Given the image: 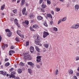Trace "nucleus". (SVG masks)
<instances>
[{"label":"nucleus","mask_w":79,"mask_h":79,"mask_svg":"<svg viewBox=\"0 0 79 79\" xmlns=\"http://www.w3.org/2000/svg\"><path fill=\"white\" fill-rule=\"evenodd\" d=\"M40 36L39 35H37V36L36 40L35 41V43L36 45H40L41 46L42 44H40Z\"/></svg>","instance_id":"nucleus-1"},{"label":"nucleus","mask_w":79,"mask_h":79,"mask_svg":"<svg viewBox=\"0 0 79 79\" xmlns=\"http://www.w3.org/2000/svg\"><path fill=\"white\" fill-rule=\"evenodd\" d=\"M11 74H10V78L11 79V77H14L15 76V74H16V72L15 71H13L12 72H11Z\"/></svg>","instance_id":"nucleus-2"},{"label":"nucleus","mask_w":79,"mask_h":79,"mask_svg":"<svg viewBox=\"0 0 79 79\" xmlns=\"http://www.w3.org/2000/svg\"><path fill=\"white\" fill-rule=\"evenodd\" d=\"M42 57L40 56H37L36 57V61L37 63H39L41 61V57Z\"/></svg>","instance_id":"nucleus-3"},{"label":"nucleus","mask_w":79,"mask_h":79,"mask_svg":"<svg viewBox=\"0 0 79 79\" xmlns=\"http://www.w3.org/2000/svg\"><path fill=\"white\" fill-rule=\"evenodd\" d=\"M48 35H49V33H48V32L44 31L43 33V37L44 38H45V37H47Z\"/></svg>","instance_id":"nucleus-4"},{"label":"nucleus","mask_w":79,"mask_h":79,"mask_svg":"<svg viewBox=\"0 0 79 79\" xmlns=\"http://www.w3.org/2000/svg\"><path fill=\"white\" fill-rule=\"evenodd\" d=\"M21 31L18 30L17 31V33L18 35H19L20 37H22L23 38H24V35H21Z\"/></svg>","instance_id":"nucleus-5"},{"label":"nucleus","mask_w":79,"mask_h":79,"mask_svg":"<svg viewBox=\"0 0 79 79\" xmlns=\"http://www.w3.org/2000/svg\"><path fill=\"white\" fill-rule=\"evenodd\" d=\"M71 27L72 29H77L79 27V25H73Z\"/></svg>","instance_id":"nucleus-6"},{"label":"nucleus","mask_w":79,"mask_h":79,"mask_svg":"<svg viewBox=\"0 0 79 79\" xmlns=\"http://www.w3.org/2000/svg\"><path fill=\"white\" fill-rule=\"evenodd\" d=\"M14 22L18 27H20V26H19V25H18V20L17 19H15L14 20Z\"/></svg>","instance_id":"nucleus-7"},{"label":"nucleus","mask_w":79,"mask_h":79,"mask_svg":"<svg viewBox=\"0 0 79 79\" xmlns=\"http://www.w3.org/2000/svg\"><path fill=\"white\" fill-rule=\"evenodd\" d=\"M30 51L31 53H33L34 52V48L32 46H31L30 48Z\"/></svg>","instance_id":"nucleus-8"},{"label":"nucleus","mask_w":79,"mask_h":79,"mask_svg":"<svg viewBox=\"0 0 79 79\" xmlns=\"http://www.w3.org/2000/svg\"><path fill=\"white\" fill-rule=\"evenodd\" d=\"M68 73L69 74L72 75L73 74V70L71 69H70L68 71Z\"/></svg>","instance_id":"nucleus-9"},{"label":"nucleus","mask_w":79,"mask_h":79,"mask_svg":"<svg viewBox=\"0 0 79 79\" xmlns=\"http://www.w3.org/2000/svg\"><path fill=\"white\" fill-rule=\"evenodd\" d=\"M32 27L34 29H38L39 28V26L37 25H34L32 26Z\"/></svg>","instance_id":"nucleus-10"},{"label":"nucleus","mask_w":79,"mask_h":79,"mask_svg":"<svg viewBox=\"0 0 79 79\" xmlns=\"http://www.w3.org/2000/svg\"><path fill=\"white\" fill-rule=\"evenodd\" d=\"M37 19L39 21H40V20H42L43 19V17L39 15L37 17Z\"/></svg>","instance_id":"nucleus-11"},{"label":"nucleus","mask_w":79,"mask_h":79,"mask_svg":"<svg viewBox=\"0 0 79 79\" xmlns=\"http://www.w3.org/2000/svg\"><path fill=\"white\" fill-rule=\"evenodd\" d=\"M75 10L77 11L78 10H79V6L78 5H76L75 6Z\"/></svg>","instance_id":"nucleus-12"},{"label":"nucleus","mask_w":79,"mask_h":79,"mask_svg":"<svg viewBox=\"0 0 79 79\" xmlns=\"http://www.w3.org/2000/svg\"><path fill=\"white\" fill-rule=\"evenodd\" d=\"M15 53V52L14 51L10 50L9 52V55H10V56H11L12 55V54H11L12 53Z\"/></svg>","instance_id":"nucleus-13"},{"label":"nucleus","mask_w":79,"mask_h":79,"mask_svg":"<svg viewBox=\"0 0 79 79\" xmlns=\"http://www.w3.org/2000/svg\"><path fill=\"white\" fill-rule=\"evenodd\" d=\"M26 8H24L22 10V11L23 15H24V14H25V13H26Z\"/></svg>","instance_id":"nucleus-14"},{"label":"nucleus","mask_w":79,"mask_h":79,"mask_svg":"<svg viewBox=\"0 0 79 79\" xmlns=\"http://www.w3.org/2000/svg\"><path fill=\"white\" fill-rule=\"evenodd\" d=\"M28 65H31V66L32 67H33V66H34V64H32V62H29L28 63Z\"/></svg>","instance_id":"nucleus-15"},{"label":"nucleus","mask_w":79,"mask_h":79,"mask_svg":"<svg viewBox=\"0 0 79 79\" xmlns=\"http://www.w3.org/2000/svg\"><path fill=\"white\" fill-rule=\"evenodd\" d=\"M35 49L38 52H40V49H39V47H38V46H35Z\"/></svg>","instance_id":"nucleus-16"},{"label":"nucleus","mask_w":79,"mask_h":79,"mask_svg":"<svg viewBox=\"0 0 79 79\" xmlns=\"http://www.w3.org/2000/svg\"><path fill=\"white\" fill-rule=\"evenodd\" d=\"M25 3V0H22L21 1V6H23Z\"/></svg>","instance_id":"nucleus-17"},{"label":"nucleus","mask_w":79,"mask_h":79,"mask_svg":"<svg viewBox=\"0 0 79 79\" xmlns=\"http://www.w3.org/2000/svg\"><path fill=\"white\" fill-rule=\"evenodd\" d=\"M15 39L16 41H17V42H20V40L19 39V37H16Z\"/></svg>","instance_id":"nucleus-18"},{"label":"nucleus","mask_w":79,"mask_h":79,"mask_svg":"<svg viewBox=\"0 0 79 79\" xmlns=\"http://www.w3.org/2000/svg\"><path fill=\"white\" fill-rule=\"evenodd\" d=\"M28 72L29 73V74H31V73H32V70L31 69H28Z\"/></svg>","instance_id":"nucleus-19"},{"label":"nucleus","mask_w":79,"mask_h":79,"mask_svg":"<svg viewBox=\"0 0 79 79\" xmlns=\"http://www.w3.org/2000/svg\"><path fill=\"white\" fill-rule=\"evenodd\" d=\"M24 24H25L27 25H28L29 24V21L27 20H25V22L23 23Z\"/></svg>","instance_id":"nucleus-20"},{"label":"nucleus","mask_w":79,"mask_h":79,"mask_svg":"<svg viewBox=\"0 0 79 79\" xmlns=\"http://www.w3.org/2000/svg\"><path fill=\"white\" fill-rule=\"evenodd\" d=\"M11 32H9L7 34V35L8 37H11Z\"/></svg>","instance_id":"nucleus-21"},{"label":"nucleus","mask_w":79,"mask_h":79,"mask_svg":"<svg viewBox=\"0 0 79 79\" xmlns=\"http://www.w3.org/2000/svg\"><path fill=\"white\" fill-rule=\"evenodd\" d=\"M5 4L2 6L1 7V10H3L5 8Z\"/></svg>","instance_id":"nucleus-22"},{"label":"nucleus","mask_w":79,"mask_h":79,"mask_svg":"<svg viewBox=\"0 0 79 79\" xmlns=\"http://www.w3.org/2000/svg\"><path fill=\"white\" fill-rule=\"evenodd\" d=\"M59 74V71L58 70L56 69L55 71V74L56 75H58Z\"/></svg>","instance_id":"nucleus-23"},{"label":"nucleus","mask_w":79,"mask_h":79,"mask_svg":"<svg viewBox=\"0 0 79 79\" xmlns=\"http://www.w3.org/2000/svg\"><path fill=\"white\" fill-rule=\"evenodd\" d=\"M46 6H46L45 5V4H43L41 5V8H43V9H44V8H45V7H46Z\"/></svg>","instance_id":"nucleus-24"},{"label":"nucleus","mask_w":79,"mask_h":79,"mask_svg":"<svg viewBox=\"0 0 79 79\" xmlns=\"http://www.w3.org/2000/svg\"><path fill=\"white\" fill-rule=\"evenodd\" d=\"M18 73L19 74L21 73H22V70H21V69H18Z\"/></svg>","instance_id":"nucleus-25"},{"label":"nucleus","mask_w":79,"mask_h":79,"mask_svg":"<svg viewBox=\"0 0 79 79\" xmlns=\"http://www.w3.org/2000/svg\"><path fill=\"white\" fill-rule=\"evenodd\" d=\"M24 56L29 57V53H24Z\"/></svg>","instance_id":"nucleus-26"},{"label":"nucleus","mask_w":79,"mask_h":79,"mask_svg":"<svg viewBox=\"0 0 79 79\" xmlns=\"http://www.w3.org/2000/svg\"><path fill=\"white\" fill-rule=\"evenodd\" d=\"M5 66L7 67V66H10V63L9 62H7L5 64Z\"/></svg>","instance_id":"nucleus-27"},{"label":"nucleus","mask_w":79,"mask_h":79,"mask_svg":"<svg viewBox=\"0 0 79 79\" xmlns=\"http://www.w3.org/2000/svg\"><path fill=\"white\" fill-rule=\"evenodd\" d=\"M44 46L46 48H47L48 47V44H44Z\"/></svg>","instance_id":"nucleus-28"},{"label":"nucleus","mask_w":79,"mask_h":79,"mask_svg":"<svg viewBox=\"0 0 79 79\" xmlns=\"http://www.w3.org/2000/svg\"><path fill=\"white\" fill-rule=\"evenodd\" d=\"M5 31L6 32H8V33L11 32V31H10V30L9 29H6Z\"/></svg>","instance_id":"nucleus-29"},{"label":"nucleus","mask_w":79,"mask_h":79,"mask_svg":"<svg viewBox=\"0 0 79 79\" xmlns=\"http://www.w3.org/2000/svg\"><path fill=\"white\" fill-rule=\"evenodd\" d=\"M12 11L14 13L16 14V13H17V12L18 11H17V10L15 9V10H13Z\"/></svg>","instance_id":"nucleus-30"},{"label":"nucleus","mask_w":79,"mask_h":79,"mask_svg":"<svg viewBox=\"0 0 79 79\" xmlns=\"http://www.w3.org/2000/svg\"><path fill=\"white\" fill-rule=\"evenodd\" d=\"M66 19L67 18L66 17L63 18L62 20V21H65L66 20Z\"/></svg>","instance_id":"nucleus-31"},{"label":"nucleus","mask_w":79,"mask_h":79,"mask_svg":"<svg viewBox=\"0 0 79 79\" xmlns=\"http://www.w3.org/2000/svg\"><path fill=\"white\" fill-rule=\"evenodd\" d=\"M30 29L31 31H35V30H34L33 29V28H32V27H30Z\"/></svg>","instance_id":"nucleus-32"},{"label":"nucleus","mask_w":79,"mask_h":79,"mask_svg":"<svg viewBox=\"0 0 79 79\" xmlns=\"http://www.w3.org/2000/svg\"><path fill=\"white\" fill-rule=\"evenodd\" d=\"M44 25L46 27H48V25H47V22H45L44 23Z\"/></svg>","instance_id":"nucleus-33"},{"label":"nucleus","mask_w":79,"mask_h":79,"mask_svg":"<svg viewBox=\"0 0 79 79\" xmlns=\"http://www.w3.org/2000/svg\"><path fill=\"white\" fill-rule=\"evenodd\" d=\"M47 16L48 17H50L51 19H52V16L51 14H48L47 15Z\"/></svg>","instance_id":"nucleus-34"},{"label":"nucleus","mask_w":79,"mask_h":79,"mask_svg":"<svg viewBox=\"0 0 79 79\" xmlns=\"http://www.w3.org/2000/svg\"><path fill=\"white\" fill-rule=\"evenodd\" d=\"M47 3L48 4L50 5L51 4V2L49 0H47Z\"/></svg>","instance_id":"nucleus-35"},{"label":"nucleus","mask_w":79,"mask_h":79,"mask_svg":"<svg viewBox=\"0 0 79 79\" xmlns=\"http://www.w3.org/2000/svg\"><path fill=\"white\" fill-rule=\"evenodd\" d=\"M2 75H3V76H6V72H3L2 74Z\"/></svg>","instance_id":"nucleus-36"},{"label":"nucleus","mask_w":79,"mask_h":79,"mask_svg":"<svg viewBox=\"0 0 79 79\" xmlns=\"http://www.w3.org/2000/svg\"><path fill=\"white\" fill-rule=\"evenodd\" d=\"M12 78H14V79H19V77H15V76L14 77H12Z\"/></svg>","instance_id":"nucleus-37"},{"label":"nucleus","mask_w":79,"mask_h":79,"mask_svg":"<svg viewBox=\"0 0 79 79\" xmlns=\"http://www.w3.org/2000/svg\"><path fill=\"white\" fill-rule=\"evenodd\" d=\"M20 65H21L22 66H23L24 65V64L23 63V62H20Z\"/></svg>","instance_id":"nucleus-38"},{"label":"nucleus","mask_w":79,"mask_h":79,"mask_svg":"<svg viewBox=\"0 0 79 79\" xmlns=\"http://www.w3.org/2000/svg\"><path fill=\"white\" fill-rule=\"evenodd\" d=\"M61 21H62V19H60L59 20V21H58V24H59L61 22Z\"/></svg>","instance_id":"nucleus-39"},{"label":"nucleus","mask_w":79,"mask_h":79,"mask_svg":"<svg viewBox=\"0 0 79 79\" xmlns=\"http://www.w3.org/2000/svg\"><path fill=\"white\" fill-rule=\"evenodd\" d=\"M54 30L55 31H58V28H57L55 27L54 28Z\"/></svg>","instance_id":"nucleus-40"},{"label":"nucleus","mask_w":79,"mask_h":79,"mask_svg":"<svg viewBox=\"0 0 79 79\" xmlns=\"http://www.w3.org/2000/svg\"><path fill=\"white\" fill-rule=\"evenodd\" d=\"M75 59H76V60L77 61L79 60V57L77 56L76 57Z\"/></svg>","instance_id":"nucleus-41"},{"label":"nucleus","mask_w":79,"mask_h":79,"mask_svg":"<svg viewBox=\"0 0 79 79\" xmlns=\"http://www.w3.org/2000/svg\"><path fill=\"white\" fill-rule=\"evenodd\" d=\"M56 10L57 12L60 11V9L58 8H56Z\"/></svg>","instance_id":"nucleus-42"},{"label":"nucleus","mask_w":79,"mask_h":79,"mask_svg":"<svg viewBox=\"0 0 79 79\" xmlns=\"http://www.w3.org/2000/svg\"><path fill=\"white\" fill-rule=\"evenodd\" d=\"M23 58L24 60H27V58H29V57H27L26 56H24Z\"/></svg>","instance_id":"nucleus-43"},{"label":"nucleus","mask_w":79,"mask_h":79,"mask_svg":"<svg viewBox=\"0 0 79 79\" xmlns=\"http://www.w3.org/2000/svg\"><path fill=\"white\" fill-rule=\"evenodd\" d=\"M14 70V68H12L10 69L9 71H10V72H11L12 71H13Z\"/></svg>","instance_id":"nucleus-44"},{"label":"nucleus","mask_w":79,"mask_h":79,"mask_svg":"<svg viewBox=\"0 0 79 79\" xmlns=\"http://www.w3.org/2000/svg\"><path fill=\"white\" fill-rule=\"evenodd\" d=\"M29 45V42H26V47H27Z\"/></svg>","instance_id":"nucleus-45"},{"label":"nucleus","mask_w":79,"mask_h":79,"mask_svg":"<svg viewBox=\"0 0 79 79\" xmlns=\"http://www.w3.org/2000/svg\"><path fill=\"white\" fill-rule=\"evenodd\" d=\"M33 16H34V15H30L29 16V17H30V18H31V19L32 18H33Z\"/></svg>","instance_id":"nucleus-46"},{"label":"nucleus","mask_w":79,"mask_h":79,"mask_svg":"<svg viewBox=\"0 0 79 79\" xmlns=\"http://www.w3.org/2000/svg\"><path fill=\"white\" fill-rule=\"evenodd\" d=\"M73 79H77V78L76 76H74L73 77Z\"/></svg>","instance_id":"nucleus-47"},{"label":"nucleus","mask_w":79,"mask_h":79,"mask_svg":"<svg viewBox=\"0 0 79 79\" xmlns=\"http://www.w3.org/2000/svg\"><path fill=\"white\" fill-rule=\"evenodd\" d=\"M11 49H14L15 48V47L13 46H11L10 47Z\"/></svg>","instance_id":"nucleus-48"},{"label":"nucleus","mask_w":79,"mask_h":79,"mask_svg":"<svg viewBox=\"0 0 79 79\" xmlns=\"http://www.w3.org/2000/svg\"><path fill=\"white\" fill-rule=\"evenodd\" d=\"M36 66L37 68H40V65H39L37 64L36 65Z\"/></svg>","instance_id":"nucleus-49"},{"label":"nucleus","mask_w":79,"mask_h":79,"mask_svg":"<svg viewBox=\"0 0 79 79\" xmlns=\"http://www.w3.org/2000/svg\"><path fill=\"white\" fill-rule=\"evenodd\" d=\"M44 0H40V4H41Z\"/></svg>","instance_id":"nucleus-50"},{"label":"nucleus","mask_w":79,"mask_h":79,"mask_svg":"<svg viewBox=\"0 0 79 79\" xmlns=\"http://www.w3.org/2000/svg\"><path fill=\"white\" fill-rule=\"evenodd\" d=\"M2 50H4L5 48V45H4L2 46Z\"/></svg>","instance_id":"nucleus-51"},{"label":"nucleus","mask_w":79,"mask_h":79,"mask_svg":"<svg viewBox=\"0 0 79 79\" xmlns=\"http://www.w3.org/2000/svg\"><path fill=\"white\" fill-rule=\"evenodd\" d=\"M41 11H42V12H45V10H44V9H43L41 8Z\"/></svg>","instance_id":"nucleus-52"},{"label":"nucleus","mask_w":79,"mask_h":79,"mask_svg":"<svg viewBox=\"0 0 79 79\" xmlns=\"http://www.w3.org/2000/svg\"><path fill=\"white\" fill-rule=\"evenodd\" d=\"M9 59H8V58H6L5 60V61H8Z\"/></svg>","instance_id":"nucleus-53"},{"label":"nucleus","mask_w":79,"mask_h":79,"mask_svg":"<svg viewBox=\"0 0 79 79\" xmlns=\"http://www.w3.org/2000/svg\"><path fill=\"white\" fill-rule=\"evenodd\" d=\"M3 72L2 71H0V74H2Z\"/></svg>","instance_id":"nucleus-54"},{"label":"nucleus","mask_w":79,"mask_h":79,"mask_svg":"<svg viewBox=\"0 0 79 79\" xmlns=\"http://www.w3.org/2000/svg\"><path fill=\"white\" fill-rule=\"evenodd\" d=\"M14 19L13 18H11L10 19V21H13Z\"/></svg>","instance_id":"nucleus-55"},{"label":"nucleus","mask_w":79,"mask_h":79,"mask_svg":"<svg viewBox=\"0 0 79 79\" xmlns=\"http://www.w3.org/2000/svg\"><path fill=\"white\" fill-rule=\"evenodd\" d=\"M2 36H1V35H0V42H1V41H2Z\"/></svg>","instance_id":"nucleus-56"},{"label":"nucleus","mask_w":79,"mask_h":79,"mask_svg":"<svg viewBox=\"0 0 79 79\" xmlns=\"http://www.w3.org/2000/svg\"><path fill=\"white\" fill-rule=\"evenodd\" d=\"M51 13L52 15H54V12L53 11H51Z\"/></svg>","instance_id":"nucleus-57"},{"label":"nucleus","mask_w":79,"mask_h":79,"mask_svg":"<svg viewBox=\"0 0 79 79\" xmlns=\"http://www.w3.org/2000/svg\"><path fill=\"white\" fill-rule=\"evenodd\" d=\"M1 15H2V16H4V15H5V14L3 13H2L1 14Z\"/></svg>","instance_id":"nucleus-58"},{"label":"nucleus","mask_w":79,"mask_h":79,"mask_svg":"<svg viewBox=\"0 0 79 79\" xmlns=\"http://www.w3.org/2000/svg\"><path fill=\"white\" fill-rule=\"evenodd\" d=\"M60 2H64V0H60Z\"/></svg>","instance_id":"nucleus-59"},{"label":"nucleus","mask_w":79,"mask_h":79,"mask_svg":"<svg viewBox=\"0 0 79 79\" xmlns=\"http://www.w3.org/2000/svg\"><path fill=\"white\" fill-rule=\"evenodd\" d=\"M20 0H18L17 2V3H19V2H20Z\"/></svg>","instance_id":"nucleus-60"},{"label":"nucleus","mask_w":79,"mask_h":79,"mask_svg":"<svg viewBox=\"0 0 79 79\" xmlns=\"http://www.w3.org/2000/svg\"><path fill=\"white\" fill-rule=\"evenodd\" d=\"M24 15H25V16H26L27 15V13H26V14H24Z\"/></svg>","instance_id":"nucleus-61"},{"label":"nucleus","mask_w":79,"mask_h":79,"mask_svg":"<svg viewBox=\"0 0 79 79\" xmlns=\"http://www.w3.org/2000/svg\"><path fill=\"white\" fill-rule=\"evenodd\" d=\"M5 46L6 47H8V45L7 44H5Z\"/></svg>","instance_id":"nucleus-62"},{"label":"nucleus","mask_w":79,"mask_h":79,"mask_svg":"<svg viewBox=\"0 0 79 79\" xmlns=\"http://www.w3.org/2000/svg\"><path fill=\"white\" fill-rule=\"evenodd\" d=\"M77 71L79 72V67H78L77 69Z\"/></svg>","instance_id":"nucleus-63"},{"label":"nucleus","mask_w":79,"mask_h":79,"mask_svg":"<svg viewBox=\"0 0 79 79\" xmlns=\"http://www.w3.org/2000/svg\"><path fill=\"white\" fill-rule=\"evenodd\" d=\"M11 28L12 29H14V27H12Z\"/></svg>","instance_id":"nucleus-64"}]
</instances>
